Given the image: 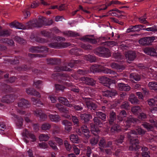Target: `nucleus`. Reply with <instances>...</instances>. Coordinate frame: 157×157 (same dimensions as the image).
I'll list each match as a JSON object with an SVG mask.
<instances>
[{"mask_svg": "<svg viewBox=\"0 0 157 157\" xmlns=\"http://www.w3.org/2000/svg\"><path fill=\"white\" fill-rule=\"evenodd\" d=\"M146 133V131L140 127H138L135 130H131L127 133V137L129 140L130 145L129 149L130 151H139L141 147L139 145V140L137 136H142Z\"/></svg>", "mask_w": 157, "mask_h": 157, "instance_id": "f257e3e1", "label": "nucleus"}, {"mask_svg": "<svg viewBox=\"0 0 157 157\" xmlns=\"http://www.w3.org/2000/svg\"><path fill=\"white\" fill-rule=\"evenodd\" d=\"M41 33L43 36L53 40V41L48 44V46L51 48H66L71 45V44L69 43L58 42L61 40L65 41V38L62 37L54 36L53 35V36H52V32H50L45 30H43L41 31Z\"/></svg>", "mask_w": 157, "mask_h": 157, "instance_id": "f03ea898", "label": "nucleus"}, {"mask_svg": "<svg viewBox=\"0 0 157 157\" xmlns=\"http://www.w3.org/2000/svg\"><path fill=\"white\" fill-rule=\"evenodd\" d=\"M44 24V20L42 18H39L38 20L34 19L26 23L25 25L16 21L12 22L10 24L11 28H15L21 29H32L33 27H40Z\"/></svg>", "mask_w": 157, "mask_h": 157, "instance_id": "7ed1b4c3", "label": "nucleus"}, {"mask_svg": "<svg viewBox=\"0 0 157 157\" xmlns=\"http://www.w3.org/2000/svg\"><path fill=\"white\" fill-rule=\"evenodd\" d=\"M29 51L32 53H44L43 55L29 53L28 56L30 57H43L46 56L45 53L48 52V48L44 46H33L29 48Z\"/></svg>", "mask_w": 157, "mask_h": 157, "instance_id": "20e7f679", "label": "nucleus"}, {"mask_svg": "<svg viewBox=\"0 0 157 157\" xmlns=\"http://www.w3.org/2000/svg\"><path fill=\"white\" fill-rule=\"evenodd\" d=\"M90 70L94 73L98 72L103 71L104 73L106 74H109L111 75L110 76L114 77L116 76L117 73L112 70L110 69L106 68L101 65L94 64L92 65L90 67Z\"/></svg>", "mask_w": 157, "mask_h": 157, "instance_id": "39448f33", "label": "nucleus"}, {"mask_svg": "<svg viewBox=\"0 0 157 157\" xmlns=\"http://www.w3.org/2000/svg\"><path fill=\"white\" fill-rule=\"evenodd\" d=\"M61 80L63 83L66 86L70 87L71 90L75 92L78 93L79 92V89L77 86L73 85L69 81L70 77L65 73L60 74Z\"/></svg>", "mask_w": 157, "mask_h": 157, "instance_id": "423d86ee", "label": "nucleus"}, {"mask_svg": "<svg viewBox=\"0 0 157 157\" xmlns=\"http://www.w3.org/2000/svg\"><path fill=\"white\" fill-rule=\"evenodd\" d=\"M149 117L150 118L148 121L151 124L145 122L142 124L143 127L148 131H153L154 126L157 128V119L155 117L154 115H149Z\"/></svg>", "mask_w": 157, "mask_h": 157, "instance_id": "0eeeda50", "label": "nucleus"}, {"mask_svg": "<svg viewBox=\"0 0 157 157\" xmlns=\"http://www.w3.org/2000/svg\"><path fill=\"white\" fill-rule=\"evenodd\" d=\"M91 131L94 135V136L90 140V143L93 146L96 144L99 141V136L98 134L100 132V130L97 126L94 124L91 125Z\"/></svg>", "mask_w": 157, "mask_h": 157, "instance_id": "6e6552de", "label": "nucleus"}, {"mask_svg": "<svg viewBox=\"0 0 157 157\" xmlns=\"http://www.w3.org/2000/svg\"><path fill=\"white\" fill-rule=\"evenodd\" d=\"M94 52L96 55L101 57H108L111 56L109 49L103 47H99L96 48Z\"/></svg>", "mask_w": 157, "mask_h": 157, "instance_id": "1a4fd4ad", "label": "nucleus"}, {"mask_svg": "<svg viewBox=\"0 0 157 157\" xmlns=\"http://www.w3.org/2000/svg\"><path fill=\"white\" fill-rule=\"evenodd\" d=\"M76 132L79 135H82V136L85 137L87 140L90 136V130L86 125H82L81 128L77 129Z\"/></svg>", "mask_w": 157, "mask_h": 157, "instance_id": "9d476101", "label": "nucleus"}, {"mask_svg": "<svg viewBox=\"0 0 157 157\" xmlns=\"http://www.w3.org/2000/svg\"><path fill=\"white\" fill-rule=\"evenodd\" d=\"M156 36L145 37L140 39L139 41V43L142 45H148L153 42L154 40L157 39Z\"/></svg>", "mask_w": 157, "mask_h": 157, "instance_id": "9b49d317", "label": "nucleus"}, {"mask_svg": "<svg viewBox=\"0 0 157 157\" xmlns=\"http://www.w3.org/2000/svg\"><path fill=\"white\" fill-rule=\"evenodd\" d=\"M56 107L58 109L60 112L63 113L62 115L63 117L68 119L71 118V116L69 111L68 109H67L66 107L59 103L56 104Z\"/></svg>", "mask_w": 157, "mask_h": 157, "instance_id": "f8f14e48", "label": "nucleus"}, {"mask_svg": "<svg viewBox=\"0 0 157 157\" xmlns=\"http://www.w3.org/2000/svg\"><path fill=\"white\" fill-rule=\"evenodd\" d=\"M83 99L85 102L86 105L89 111H91L93 112L96 109L97 106L94 103L90 101V98H84Z\"/></svg>", "mask_w": 157, "mask_h": 157, "instance_id": "ddd939ff", "label": "nucleus"}, {"mask_svg": "<svg viewBox=\"0 0 157 157\" xmlns=\"http://www.w3.org/2000/svg\"><path fill=\"white\" fill-rule=\"evenodd\" d=\"M102 95L107 98H113L117 95V91L114 89H110L102 92Z\"/></svg>", "mask_w": 157, "mask_h": 157, "instance_id": "4468645a", "label": "nucleus"}, {"mask_svg": "<svg viewBox=\"0 0 157 157\" xmlns=\"http://www.w3.org/2000/svg\"><path fill=\"white\" fill-rule=\"evenodd\" d=\"M108 121L110 124L115 123H121L120 121L118 120V115L117 116L116 113L113 111L110 113Z\"/></svg>", "mask_w": 157, "mask_h": 157, "instance_id": "2eb2a0df", "label": "nucleus"}, {"mask_svg": "<svg viewBox=\"0 0 157 157\" xmlns=\"http://www.w3.org/2000/svg\"><path fill=\"white\" fill-rule=\"evenodd\" d=\"M144 26L142 25H131L127 30V33L138 32L142 30Z\"/></svg>", "mask_w": 157, "mask_h": 157, "instance_id": "dca6fc26", "label": "nucleus"}, {"mask_svg": "<svg viewBox=\"0 0 157 157\" xmlns=\"http://www.w3.org/2000/svg\"><path fill=\"white\" fill-rule=\"evenodd\" d=\"M80 116L82 121L85 124L87 123L92 118L91 114L89 113H81Z\"/></svg>", "mask_w": 157, "mask_h": 157, "instance_id": "f3484780", "label": "nucleus"}, {"mask_svg": "<svg viewBox=\"0 0 157 157\" xmlns=\"http://www.w3.org/2000/svg\"><path fill=\"white\" fill-rule=\"evenodd\" d=\"M15 97L13 94L6 95L3 96L1 99V101L3 103H10L13 102Z\"/></svg>", "mask_w": 157, "mask_h": 157, "instance_id": "a211bd4d", "label": "nucleus"}, {"mask_svg": "<svg viewBox=\"0 0 157 157\" xmlns=\"http://www.w3.org/2000/svg\"><path fill=\"white\" fill-rule=\"evenodd\" d=\"M139 121L137 119L134 118L132 116H130L127 117V120L125 122L126 127L128 128L131 127L132 124H136Z\"/></svg>", "mask_w": 157, "mask_h": 157, "instance_id": "6ab92c4d", "label": "nucleus"}, {"mask_svg": "<svg viewBox=\"0 0 157 157\" xmlns=\"http://www.w3.org/2000/svg\"><path fill=\"white\" fill-rule=\"evenodd\" d=\"M125 56L128 62L130 63V62L133 61L136 57V54L135 52L133 51H129L126 53Z\"/></svg>", "mask_w": 157, "mask_h": 157, "instance_id": "aec40b11", "label": "nucleus"}, {"mask_svg": "<svg viewBox=\"0 0 157 157\" xmlns=\"http://www.w3.org/2000/svg\"><path fill=\"white\" fill-rule=\"evenodd\" d=\"M121 123H113L112 124V126L110 128V131L111 132L113 133H115L119 132L121 129L120 126Z\"/></svg>", "mask_w": 157, "mask_h": 157, "instance_id": "412c9836", "label": "nucleus"}, {"mask_svg": "<svg viewBox=\"0 0 157 157\" xmlns=\"http://www.w3.org/2000/svg\"><path fill=\"white\" fill-rule=\"evenodd\" d=\"M34 114L37 117H39L41 121H44L47 118L46 115L43 113L41 110L36 109L34 112Z\"/></svg>", "mask_w": 157, "mask_h": 157, "instance_id": "4be33fe9", "label": "nucleus"}, {"mask_svg": "<svg viewBox=\"0 0 157 157\" xmlns=\"http://www.w3.org/2000/svg\"><path fill=\"white\" fill-rule=\"evenodd\" d=\"M99 80L101 82L104 86L110 88V86L111 83L109 79L104 76L100 77Z\"/></svg>", "mask_w": 157, "mask_h": 157, "instance_id": "5701e85b", "label": "nucleus"}, {"mask_svg": "<svg viewBox=\"0 0 157 157\" xmlns=\"http://www.w3.org/2000/svg\"><path fill=\"white\" fill-rule=\"evenodd\" d=\"M145 53L151 56H156L157 53L155 48L152 47H148L145 48L144 50Z\"/></svg>", "mask_w": 157, "mask_h": 157, "instance_id": "b1692460", "label": "nucleus"}, {"mask_svg": "<svg viewBox=\"0 0 157 157\" xmlns=\"http://www.w3.org/2000/svg\"><path fill=\"white\" fill-rule=\"evenodd\" d=\"M18 106L21 108H26L30 106V104L27 100L25 99H22L18 103Z\"/></svg>", "mask_w": 157, "mask_h": 157, "instance_id": "393cba45", "label": "nucleus"}, {"mask_svg": "<svg viewBox=\"0 0 157 157\" xmlns=\"http://www.w3.org/2000/svg\"><path fill=\"white\" fill-rule=\"evenodd\" d=\"M12 118L17 119L16 124L18 128H20L22 127L23 120L21 117H18L17 115L14 113L11 114Z\"/></svg>", "mask_w": 157, "mask_h": 157, "instance_id": "a878e982", "label": "nucleus"}, {"mask_svg": "<svg viewBox=\"0 0 157 157\" xmlns=\"http://www.w3.org/2000/svg\"><path fill=\"white\" fill-rule=\"evenodd\" d=\"M141 147L140 149H139V151H139L141 149L142 151L141 152V155L142 157H151L150 155V152L149 150H148V148L145 146H143Z\"/></svg>", "mask_w": 157, "mask_h": 157, "instance_id": "bb28decb", "label": "nucleus"}, {"mask_svg": "<svg viewBox=\"0 0 157 157\" xmlns=\"http://www.w3.org/2000/svg\"><path fill=\"white\" fill-rule=\"evenodd\" d=\"M82 80L86 84L89 85L93 86L95 84V82L94 80L90 77H84L82 78Z\"/></svg>", "mask_w": 157, "mask_h": 157, "instance_id": "cd10ccee", "label": "nucleus"}, {"mask_svg": "<svg viewBox=\"0 0 157 157\" xmlns=\"http://www.w3.org/2000/svg\"><path fill=\"white\" fill-rule=\"evenodd\" d=\"M118 89L121 91H128L131 87L127 84L121 83L118 84Z\"/></svg>", "mask_w": 157, "mask_h": 157, "instance_id": "c85d7f7f", "label": "nucleus"}, {"mask_svg": "<svg viewBox=\"0 0 157 157\" xmlns=\"http://www.w3.org/2000/svg\"><path fill=\"white\" fill-rule=\"evenodd\" d=\"M26 92L28 94L36 96L39 98L40 97V95L39 93L33 89L30 88L27 89Z\"/></svg>", "mask_w": 157, "mask_h": 157, "instance_id": "c756f323", "label": "nucleus"}, {"mask_svg": "<svg viewBox=\"0 0 157 157\" xmlns=\"http://www.w3.org/2000/svg\"><path fill=\"white\" fill-rule=\"evenodd\" d=\"M142 85L139 83L136 84L134 85V87L135 89H137L138 90L142 91L143 94L145 95L148 94V92L146 90L145 88H143Z\"/></svg>", "mask_w": 157, "mask_h": 157, "instance_id": "7c9ffc66", "label": "nucleus"}, {"mask_svg": "<svg viewBox=\"0 0 157 157\" xmlns=\"http://www.w3.org/2000/svg\"><path fill=\"white\" fill-rule=\"evenodd\" d=\"M71 69L68 67L66 66H56L54 68V71L56 72H60L62 71H70Z\"/></svg>", "mask_w": 157, "mask_h": 157, "instance_id": "2f4dec72", "label": "nucleus"}, {"mask_svg": "<svg viewBox=\"0 0 157 157\" xmlns=\"http://www.w3.org/2000/svg\"><path fill=\"white\" fill-rule=\"evenodd\" d=\"M111 67L112 68L116 69L117 71H121L124 69V67L122 65H120L119 64L115 63H113L111 64Z\"/></svg>", "mask_w": 157, "mask_h": 157, "instance_id": "473e14b6", "label": "nucleus"}, {"mask_svg": "<svg viewBox=\"0 0 157 157\" xmlns=\"http://www.w3.org/2000/svg\"><path fill=\"white\" fill-rule=\"evenodd\" d=\"M47 61L48 64L52 65L58 64L60 63V62L59 59L51 58L47 59Z\"/></svg>", "mask_w": 157, "mask_h": 157, "instance_id": "72a5a7b5", "label": "nucleus"}, {"mask_svg": "<svg viewBox=\"0 0 157 157\" xmlns=\"http://www.w3.org/2000/svg\"><path fill=\"white\" fill-rule=\"evenodd\" d=\"M58 99L59 102L62 104L68 107L71 106V104L69 103V101L66 98L60 97Z\"/></svg>", "mask_w": 157, "mask_h": 157, "instance_id": "f704fd0d", "label": "nucleus"}, {"mask_svg": "<svg viewBox=\"0 0 157 157\" xmlns=\"http://www.w3.org/2000/svg\"><path fill=\"white\" fill-rule=\"evenodd\" d=\"M80 40L84 41H86L91 44H95L97 43L98 39L96 40L95 39L89 38L86 36H84L81 37Z\"/></svg>", "mask_w": 157, "mask_h": 157, "instance_id": "c9c22d12", "label": "nucleus"}, {"mask_svg": "<svg viewBox=\"0 0 157 157\" xmlns=\"http://www.w3.org/2000/svg\"><path fill=\"white\" fill-rule=\"evenodd\" d=\"M127 113L124 110H122L120 112L119 115H118V120L120 121L121 123L123 121L124 118L126 117Z\"/></svg>", "mask_w": 157, "mask_h": 157, "instance_id": "e433bc0d", "label": "nucleus"}, {"mask_svg": "<svg viewBox=\"0 0 157 157\" xmlns=\"http://www.w3.org/2000/svg\"><path fill=\"white\" fill-rule=\"evenodd\" d=\"M71 106L69 107L70 108H73L76 111H81L83 109L84 104L82 103H80L78 105L71 104Z\"/></svg>", "mask_w": 157, "mask_h": 157, "instance_id": "4c0bfd02", "label": "nucleus"}, {"mask_svg": "<svg viewBox=\"0 0 157 157\" xmlns=\"http://www.w3.org/2000/svg\"><path fill=\"white\" fill-rule=\"evenodd\" d=\"M1 42L2 43L7 44L10 46H14V43L12 39H10L8 38H4L1 39Z\"/></svg>", "mask_w": 157, "mask_h": 157, "instance_id": "58836bf2", "label": "nucleus"}, {"mask_svg": "<svg viewBox=\"0 0 157 157\" xmlns=\"http://www.w3.org/2000/svg\"><path fill=\"white\" fill-rule=\"evenodd\" d=\"M2 89L3 91L5 92H13L12 88L7 84H3L2 85Z\"/></svg>", "mask_w": 157, "mask_h": 157, "instance_id": "ea45409f", "label": "nucleus"}, {"mask_svg": "<svg viewBox=\"0 0 157 157\" xmlns=\"http://www.w3.org/2000/svg\"><path fill=\"white\" fill-rule=\"evenodd\" d=\"M131 111L134 114L138 115L141 112V109L139 106H136L132 108Z\"/></svg>", "mask_w": 157, "mask_h": 157, "instance_id": "a19ab883", "label": "nucleus"}, {"mask_svg": "<svg viewBox=\"0 0 157 157\" xmlns=\"http://www.w3.org/2000/svg\"><path fill=\"white\" fill-rule=\"evenodd\" d=\"M146 15L145 14L143 16L139 17L138 18V21L141 23L149 25V23L146 20Z\"/></svg>", "mask_w": 157, "mask_h": 157, "instance_id": "79ce46f5", "label": "nucleus"}, {"mask_svg": "<svg viewBox=\"0 0 157 157\" xmlns=\"http://www.w3.org/2000/svg\"><path fill=\"white\" fill-rule=\"evenodd\" d=\"M25 137L28 138H30L32 139L33 141L36 140V138L35 136L31 132L28 131L27 130H25Z\"/></svg>", "mask_w": 157, "mask_h": 157, "instance_id": "37998d69", "label": "nucleus"}, {"mask_svg": "<svg viewBox=\"0 0 157 157\" xmlns=\"http://www.w3.org/2000/svg\"><path fill=\"white\" fill-rule=\"evenodd\" d=\"M70 138L71 141L73 143H78L80 141V139L77 135H71Z\"/></svg>", "mask_w": 157, "mask_h": 157, "instance_id": "c03bdc74", "label": "nucleus"}, {"mask_svg": "<svg viewBox=\"0 0 157 157\" xmlns=\"http://www.w3.org/2000/svg\"><path fill=\"white\" fill-rule=\"evenodd\" d=\"M85 58L88 61L90 62H96L97 61V58L95 56L88 55H86L85 56Z\"/></svg>", "mask_w": 157, "mask_h": 157, "instance_id": "a18cd8bd", "label": "nucleus"}, {"mask_svg": "<svg viewBox=\"0 0 157 157\" xmlns=\"http://www.w3.org/2000/svg\"><path fill=\"white\" fill-rule=\"evenodd\" d=\"M97 117L102 120L105 121L106 119V115L101 112H95Z\"/></svg>", "mask_w": 157, "mask_h": 157, "instance_id": "49530a36", "label": "nucleus"}, {"mask_svg": "<svg viewBox=\"0 0 157 157\" xmlns=\"http://www.w3.org/2000/svg\"><path fill=\"white\" fill-rule=\"evenodd\" d=\"M130 78L132 80L138 81L140 79L141 76L136 73H132L130 74Z\"/></svg>", "mask_w": 157, "mask_h": 157, "instance_id": "de8ad7c7", "label": "nucleus"}, {"mask_svg": "<svg viewBox=\"0 0 157 157\" xmlns=\"http://www.w3.org/2000/svg\"><path fill=\"white\" fill-rule=\"evenodd\" d=\"M49 117L51 120L52 121L58 122L60 120L59 116L57 114H50Z\"/></svg>", "mask_w": 157, "mask_h": 157, "instance_id": "09e8293b", "label": "nucleus"}, {"mask_svg": "<svg viewBox=\"0 0 157 157\" xmlns=\"http://www.w3.org/2000/svg\"><path fill=\"white\" fill-rule=\"evenodd\" d=\"M31 100L33 102L34 105H36L37 106H40L43 105V104L40 100L39 98L35 97H33L31 98Z\"/></svg>", "mask_w": 157, "mask_h": 157, "instance_id": "8fccbe9b", "label": "nucleus"}, {"mask_svg": "<svg viewBox=\"0 0 157 157\" xmlns=\"http://www.w3.org/2000/svg\"><path fill=\"white\" fill-rule=\"evenodd\" d=\"M128 99L132 104H136L138 103L139 102V100L137 98L132 94L130 95Z\"/></svg>", "mask_w": 157, "mask_h": 157, "instance_id": "3c124183", "label": "nucleus"}, {"mask_svg": "<svg viewBox=\"0 0 157 157\" xmlns=\"http://www.w3.org/2000/svg\"><path fill=\"white\" fill-rule=\"evenodd\" d=\"M148 86L150 89L151 90H157V82L154 81L149 82Z\"/></svg>", "mask_w": 157, "mask_h": 157, "instance_id": "603ef678", "label": "nucleus"}, {"mask_svg": "<svg viewBox=\"0 0 157 157\" xmlns=\"http://www.w3.org/2000/svg\"><path fill=\"white\" fill-rule=\"evenodd\" d=\"M2 27L0 26V36H8L10 35V32L8 30H2Z\"/></svg>", "mask_w": 157, "mask_h": 157, "instance_id": "864d4df0", "label": "nucleus"}, {"mask_svg": "<svg viewBox=\"0 0 157 157\" xmlns=\"http://www.w3.org/2000/svg\"><path fill=\"white\" fill-rule=\"evenodd\" d=\"M124 136L123 135H121L119 136L117 139L114 141V143L117 145L122 144L123 142Z\"/></svg>", "mask_w": 157, "mask_h": 157, "instance_id": "5fc2aeb1", "label": "nucleus"}, {"mask_svg": "<svg viewBox=\"0 0 157 157\" xmlns=\"http://www.w3.org/2000/svg\"><path fill=\"white\" fill-rule=\"evenodd\" d=\"M33 40L39 43H43L48 42L47 40L37 36H34L33 37Z\"/></svg>", "mask_w": 157, "mask_h": 157, "instance_id": "6e6d98bb", "label": "nucleus"}, {"mask_svg": "<svg viewBox=\"0 0 157 157\" xmlns=\"http://www.w3.org/2000/svg\"><path fill=\"white\" fill-rule=\"evenodd\" d=\"M80 62V61L78 60H72L68 63V66L71 68H72L76 66L77 64H79Z\"/></svg>", "mask_w": 157, "mask_h": 157, "instance_id": "4d7b16f0", "label": "nucleus"}, {"mask_svg": "<svg viewBox=\"0 0 157 157\" xmlns=\"http://www.w3.org/2000/svg\"><path fill=\"white\" fill-rule=\"evenodd\" d=\"M82 51V50L80 48H72L70 50V53L72 54H74L76 55H79Z\"/></svg>", "mask_w": 157, "mask_h": 157, "instance_id": "13d9d810", "label": "nucleus"}, {"mask_svg": "<svg viewBox=\"0 0 157 157\" xmlns=\"http://www.w3.org/2000/svg\"><path fill=\"white\" fill-rule=\"evenodd\" d=\"M94 122V124L96 125L101 127L102 125L101 120H100L98 117H95L93 119Z\"/></svg>", "mask_w": 157, "mask_h": 157, "instance_id": "bf43d9fd", "label": "nucleus"}, {"mask_svg": "<svg viewBox=\"0 0 157 157\" xmlns=\"http://www.w3.org/2000/svg\"><path fill=\"white\" fill-rule=\"evenodd\" d=\"M72 118V120L74 125L76 126H78L80 125V123L79 121L78 117L74 116H72L71 118Z\"/></svg>", "mask_w": 157, "mask_h": 157, "instance_id": "052dcab7", "label": "nucleus"}, {"mask_svg": "<svg viewBox=\"0 0 157 157\" xmlns=\"http://www.w3.org/2000/svg\"><path fill=\"white\" fill-rule=\"evenodd\" d=\"M138 117L143 121H148V120L147 118V115L144 113L140 112L138 115Z\"/></svg>", "mask_w": 157, "mask_h": 157, "instance_id": "680f3d73", "label": "nucleus"}, {"mask_svg": "<svg viewBox=\"0 0 157 157\" xmlns=\"http://www.w3.org/2000/svg\"><path fill=\"white\" fill-rule=\"evenodd\" d=\"M142 30H146L148 31L156 32L157 31V25H155L152 27L147 28H142Z\"/></svg>", "mask_w": 157, "mask_h": 157, "instance_id": "e2e57ef3", "label": "nucleus"}, {"mask_svg": "<svg viewBox=\"0 0 157 157\" xmlns=\"http://www.w3.org/2000/svg\"><path fill=\"white\" fill-rule=\"evenodd\" d=\"M89 72V71L88 70L85 69H79L77 71L78 74L82 75H85Z\"/></svg>", "mask_w": 157, "mask_h": 157, "instance_id": "0e129e2a", "label": "nucleus"}, {"mask_svg": "<svg viewBox=\"0 0 157 157\" xmlns=\"http://www.w3.org/2000/svg\"><path fill=\"white\" fill-rule=\"evenodd\" d=\"M51 127V125L48 123H44L42 124L41 128L42 130H49Z\"/></svg>", "mask_w": 157, "mask_h": 157, "instance_id": "69168bd1", "label": "nucleus"}, {"mask_svg": "<svg viewBox=\"0 0 157 157\" xmlns=\"http://www.w3.org/2000/svg\"><path fill=\"white\" fill-rule=\"evenodd\" d=\"M48 144L55 151H56L58 150L56 143L53 141L52 140L49 141Z\"/></svg>", "mask_w": 157, "mask_h": 157, "instance_id": "338daca9", "label": "nucleus"}, {"mask_svg": "<svg viewBox=\"0 0 157 157\" xmlns=\"http://www.w3.org/2000/svg\"><path fill=\"white\" fill-rule=\"evenodd\" d=\"M92 155V153L91 149L90 147L88 146L87 147L86 155L82 157H90V156Z\"/></svg>", "mask_w": 157, "mask_h": 157, "instance_id": "774afa93", "label": "nucleus"}]
</instances>
